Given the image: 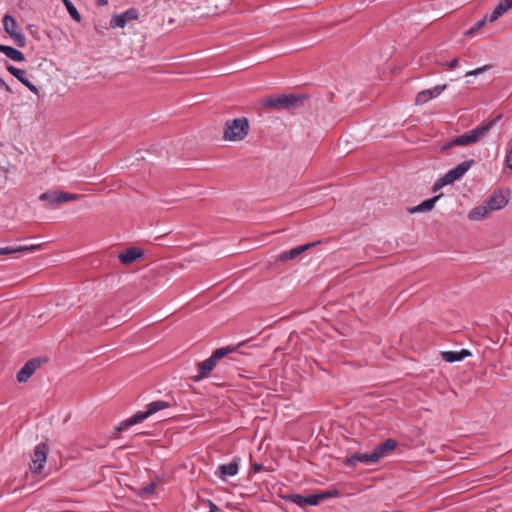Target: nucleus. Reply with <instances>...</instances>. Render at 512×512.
I'll use <instances>...</instances> for the list:
<instances>
[{
  "instance_id": "f257e3e1",
  "label": "nucleus",
  "mask_w": 512,
  "mask_h": 512,
  "mask_svg": "<svg viewBox=\"0 0 512 512\" xmlns=\"http://www.w3.org/2000/svg\"><path fill=\"white\" fill-rule=\"evenodd\" d=\"M501 118L502 115L499 114L493 119L481 123L479 126L475 127L471 131L464 133L460 136H457L454 139L446 142L444 145L441 146V152H445L448 149L455 146H468L479 142L500 121Z\"/></svg>"
},
{
  "instance_id": "f03ea898",
  "label": "nucleus",
  "mask_w": 512,
  "mask_h": 512,
  "mask_svg": "<svg viewBox=\"0 0 512 512\" xmlns=\"http://www.w3.org/2000/svg\"><path fill=\"white\" fill-rule=\"evenodd\" d=\"M166 398H167L166 400H157V401H153V402L149 403L146 406V408H147L146 411L138 412L133 417L123 421L122 423H120L117 430L119 432H122V431L126 430L127 428H129L130 426L142 422L143 420L147 419L154 413H156L160 410H164V409L173 407L177 404V402L173 396L166 395Z\"/></svg>"
},
{
  "instance_id": "7ed1b4c3",
  "label": "nucleus",
  "mask_w": 512,
  "mask_h": 512,
  "mask_svg": "<svg viewBox=\"0 0 512 512\" xmlns=\"http://www.w3.org/2000/svg\"><path fill=\"white\" fill-rule=\"evenodd\" d=\"M241 345L243 344L241 343L237 346H226L216 349L209 358L197 364L199 373L198 375L193 377V380L197 382L207 377L210 374V372L213 371L219 360L223 359L224 357L233 352H236Z\"/></svg>"
},
{
  "instance_id": "20e7f679",
  "label": "nucleus",
  "mask_w": 512,
  "mask_h": 512,
  "mask_svg": "<svg viewBox=\"0 0 512 512\" xmlns=\"http://www.w3.org/2000/svg\"><path fill=\"white\" fill-rule=\"evenodd\" d=\"M339 496H340L339 490L332 489V490L322 491V492L307 495V496H302L299 494H287V495H284L282 498L285 501H289L291 503L298 505L301 508H304L307 505L317 506L323 500H326L329 498H334V497H339Z\"/></svg>"
},
{
  "instance_id": "39448f33",
  "label": "nucleus",
  "mask_w": 512,
  "mask_h": 512,
  "mask_svg": "<svg viewBox=\"0 0 512 512\" xmlns=\"http://www.w3.org/2000/svg\"><path fill=\"white\" fill-rule=\"evenodd\" d=\"M249 132V122L245 117L227 120L224 128V139L227 141H241Z\"/></svg>"
},
{
  "instance_id": "423d86ee",
  "label": "nucleus",
  "mask_w": 512,
  "mask_h": 512,
  "mask_svg": "<svg viewBox=\"0 0 512 512\" xmlns=\"http://www.w3.org/2000/svg\"><path fill=\"white\" fill-rule=\"evenodd\" d=\"M299 102H302L300 97L283 94L265 98L262 101V105L267 108L280 110L295 107Z\"/></svg>"
},
{
  "instance_id": "0eeeda50",
  "label": "nucleus",
  "mask_w": 512,
  "mask_h": 512,
  "mask_svg": "<svg viewBox=\"0 0 512 512\" xmlns=\"http://www.w3.org/2000/svg\"><path fill=\"white\" fill-rule=\"evenodd\" d=\"M49 452L46 443H39L35 446L30 463V471L33 474H40L47 462V455Z\"/></svg>"
},
{
  "instance_id": "6e6552de",
  "label": "nucleus",
  "mask_w": 512,
  "mask_h": 512,
  "mask_svg": "<svg viewBox=\"0 0 512 512\" xmlns=\"http://www.w3.org/2000/svg\"><path fill=\"white\" fill-rule=\"evenodd\" d=\"M4 30L14 40L15 44L19 47L26 45V37L18 29V24L14 17L11 15H5L3 18Z\"/></svg>"
},
{
  "instance_id": "1a4fd4ad",
  "label": "nucleus",
  "mask_w": 512,
  "mask_h": 512,
  "mask_svg": "<svg viewBox=\"0 0 512 512\" xmlns=\"http://www.w3.org/2000/svg\"><path fill=\"white\" fill-rule=\"evenodd\" d=\"M320 241H314L310 243H306L303 245H299L297 247H294L290 250L282 251L280 254L277 255L275 262L276 263H286L288 261L294 260L298 258L301 254L306 252L312 247H315L318 245Z\"/></svg>"
},
{
  "instance_id": "9d476101",
  "label": "nucleus",
  "mask_w": 512,
  "mask_h": 512,
  "mask_svg": "<svg viewBox=\"0 0 512 512\" xmlns=\"http://www.w3.org/2000/svg\"><path fill=\"white\" fill-rule=\"evenodd\" d=\"M80 197L81 196L78 194H72V193H67V192H61V193L46 192V193H42L39 196V200L46 201L49 203V205L52 206V205L65 203V202H69V201H76V200H79Z\"/></svg>"
},
{
  "instance_id": "9b49d317",
  "label": "nucleus",
  "mask_w": 512,
  "mask_h": 512,
  "mask_svg": "<svg viewBox=\"0 0 512 512\" xmlns=\"http://www.w3.org/2000/svg\"><path fill=\"white\" fill-rule=\"evenodd\" d=\"M139 12L135 8H130L121 14L113 15L110 19L111 28H124L126 24L132 20H137Z\"/></svg>"
},
{
  "instance_id": "f8f14e48",
  "label": "nucleus",
  "mask_w": 512,
  "mask_h": 512,
  "mask_svg": "<svg viewBox=\"0 0 512 512\" xmlns=\"http://www.w3.org/2000/svg\"><path fill=\"white\" fill-rule=\"evenodd\" d=\"M359 463L364 465L377 463L376 454H374L373 451L370 453L355 452L344 461L347 467H356Z\"/></svg>"
},
{
  "instance_id": "ddd939ff",
  "label": "nucleus",
  "mask_w": 512,
  "mask_h": 512,
  "mask_svg": "<svg viewBox=\"0 0 512 512\" xmlns=\"http://www.w3.org/2000/svg\"><path fill=\"white\" fill-rule=\"evenodd\" d=\"M474 164V160H466L458 164L453 169L449 170L447 173L444 174L445 180L449 182V184L454 183L455 181L460 180L472 167Z\"/></svg>"
},
{
  "instance_id": "4468645a",
  "label": "nucleus",
  "mask_w": 512,
  "mask_h": 512,
  "mask_svg": "<svg viewBox=\"0 0 512 512\" xmlns=\"http://www.w3.org/2000/svg\"><path fill=\"white\" fill-rule=\"evenodd\" d=\"M41 366V361L37 358L28 360L17 373V381L27 382L34 372Z\"/></svg>"
},
{
  "instance_id": "2eb2a0df",
  "label": "nucleus",
  "mask_w": 512,
  "mask_h": 512,
  "mask_svg": "<svg viewBox=\"0 0 512 512\" xmlns=\"http://www.w3.org/2000/svg\"><path fill=\"white\" fill-rule=\"evenodd\" d=\"M508 196L502 191H494L485 201L490 211H497L508 204Z\"/></svg>"
},
{
  "instance_id": "dca6fc26",
  "label": "nucleus",
  "mask_w": 512,
  "mask_h": 512,
  "mask_svg": "<svg viewBox=\"0 0 512 512\" xmlns=\"http://www.w3.org/2000/svg\"><path fill=\"white\" fill-rule=\"evenodd\" d=\"M447 88V85H437L431 89H426L423 91H420L416 96V104L422 105L427 103L433 98L438 97L445 89Z\"/></svg>"
},
{
  "instance_id": "f3484780",
  "label": "nucleus",
  "mask_w": 512,
  "mask_h": 512,
  "mask_svg": "<svg viewBox=\"0 0 512 512\" xmlns=\"http://www.w3.org/2000/svg\"><path fill=\"white\" fill-rule=\"evenodd\" d=\"M239 463L240 459L235 457L230 463L219 465L216 474L222 480H225L227 477L235 476L239 470Z\"/></svg>"
},
{
  "instance_id": "a211bd4d",
  "label": "nucleus",
  "mask_w": 512,
  "mask_h": 512,
  "mask_svg": "<svg viewBox=\"0 0 512 512\" xmlns=\"http://www.w3.org/2000/svg\"><path fill=\"white\" fill-rule=\"evenodd\" d=\"M144 251L139 248H128L124 252L119 254V261L124 265H129L137 259L143 257Z\"/></svg>"
},
{
  "instance_id": "6ab92c4d",
  "label": "nucleus",
  "mask_w": 512,
  "mask_h": 512,
  "mask_svg": "<svg viewBox=\"0 0 512 512\" xmlns=\"http://www.w3.org/2000/svg\"><path fill=\"white\" fill-rule=\"evenodd\" d=\"M397 446V442L393 439H387L380 445L376 446L373 453L376 454L377 462L384 458L387 453L393 451Z\"/></svg>"
},
{
  "instance_id": "aec40b11",
  "label": "nucleus",
  "mask_w": 512,
  "mask_h": 512,
  "mask_svg": "<svg viewBox=\"0 0 512 512\" xmlns=\"http://www.w3.org/2000/svg\"><path fill=\"white\" fill-rule=\"evenodd\" d=\"M471 356V352L468 349H461L460 351H443L441 357L444 361L453 363L462 361L466 357Z\"/></svg>"
},
{
  "instance_id": "412c9836",
  "label": "nucleus",
  "mask_w": 512,
  "mask_h": 512,
  "mask_svg": "<svg viewBox=\"0 0 512 512\" xmlns=\"http://www.w3.org/2000/svg\"><path fill=\"white\" fill-rule=\"evenodd\" d=\"M41 247H42L41 244L0 247V255H10L13 253L24 252V251H36V250L41 249Z\"/></svg>"
},
{
  "instance_id": "4be33fe9",
  "label": "nucleus",
  "mask_w": 512,
  "mask_h": 512,
  "mask_svg": "<svg viewBox=\"0 0 512 512\" xmlns=\"http://www.w3.org/2000/svg\"><path fill=\"white\" fill-rule=\"evenodd\" d=\"M441 196H442V194L437 195L433 198L427 199V200L423 201L422 203H420L419 205L411 208L409 210V212L410 213H418V212L430 211L431 209L434 208L436 202L441 198Z\"/></svg>"
},
{
  "instance_id": "5701e85b",
  "label": "nucleus",
  "mask_w": 512,
  "mask_h": 512,
  "mask_svg": "<svg viewBox=\"0 0 512 512\" xmlns=\"http://www.w3.org/2000/svg\"><path fill=\"white\" fill-rule=\"evenodd\" d=\"M0 52L4 53L9 59L16 62H22L25 60L24 54L20 50L11 46L0 45Z\"/></svg>"
},
{
  "instance_id": "b1692460",
  "label": "nucleus",
  "mask_w": 512,
  "mask_h": 512,
  "mask_svg": "<svg viewBox=\"0 0 512 512\" xmlns=\"http://www.w3.org/2000/svg\"><path fill=\"white\" fill-rule=\"evenodd\" d=\"M489 212H491V211L489 210L487 205L484 204L482 206L473 208L469 212L468 218L473 221H480V220L484 219L488 215Z\"/></svg>"
},
{
  "instance_id": "393cba45",
  "label": "nucleus",
  "mask_w": 512,
  "mask_h": 512,
  "mask_svg": "<svg viewBox=\"0 0 512 512\" xmlns=\"http://www.w3.org/2000/svg\"><path fill=\"white\" fill-rule=\"evenodd\" d=\"M6 69L11 73L18 81L23 84V81L27 79L26 72L22 69L16 68L15 66L8 64Z\"/></svg>"
},
{
  "instance_id": "a878e982",
  "label": "nucleus",
  "mask_w": 512,
  "mask_h": 512,
  "mask_svg": "<svg viewBox=\"0 0 512 512\" xmlns=\"http://www.w3.org/2000/svg\"><path fill=\"white\" fill-rule=\"evenodd\" d=\"M64 5L66 6L69 15L77 22L81 21V15L76 9V7L72 4L70 0H62Z\"/></svg>"
},
{
  "instance_id": "bb28decb",
  "label": "nucleus",
  "mask_w": 512,
  "mask_h": 512,
  "mask_svg": "<svg viewBox=\"0 0 512 512\" xmlns=\"http://www.w3.org/2000/svg\"><path fill=\"white\" fill-rule=\"evenodd\" d=\"M488 16L486 15L482 19L478 20L470 29L465 32V36H472L478 32L487 22Z\"/></svg>"
},
{
  "instance_id": "cd10ccee",
  "label": "nucleus",
  "mask_w": 512,
  "mask_h": 512,
  "mask_svg": "<svg viewBox=\"0 0 512 512\" xmlns=\"http://www.w3.org/2000/svg\"><path fill=\"white\" fill-rule=\"evenodd\" d=\"M505 8H502V6L500 4H498L495 9L493 10V12L491 13L490 16H488V19L487 21L489 22H494L496 21L499 17H501L503 14H505Z\"/></svg>"
},
{
  "instance_id": "c85d7f7f",
  "label": "nucleus",
  "mask_w": 512,
  "mask_h": 512,
  "mask_svg": "<svg viewBox=\"0 0 512 512\" xmlns=\"http://www.w3.org/2000/svg\"><path fill=\"white\" fill-rule=\"evenodd\" d=\"M446 185H449V182L447 180H445V176L443 175L442 177H440L439 179H437L435 181V183L432 186V191L436 192Z\"/></svg>"
},
{
  "instance_id": "c756f323",
  "label": "nucleus",
  "mask_w": 512,
  "mask_h": 512,
  "mask_svg": "<svg viewBox=\"0 0 512 512\" xmlns=\"http://www.w3.org/2000/svg\"><path fill=\"white\" fill-rule=\"evenodd\" d=\"M155 487H156V485L154 483H149L145 487L141 488V490H140L141 494H143V495L153 494L155 492Z\"/></svg>"
},
{
  "instance_id": "7c9ffc66",
  "label": "nucleus",
  "mask_w": 512,
  "mask_h": 512,
  "mask_svg": "<svg viewBox=\"0 0 512 512\" xmlns=\"http://www.w3.org/2000/svg\"><path fill=\"white\" fill-rule=\"evenodd\" d=\"M23 85L26 86L32 93L38 94V88L28 78L23 81Z\"/></svg>"
},
{
  "instance_id": "2f4dec72",
  "label": "nucleus",
  "mask_w": 512,
  "mask_h": 512,
  "mask_svg": "<svg viewBox=\"0 0 512 512\" xmlns=\"http://www.w3.org/2000/svg\"><path fill=\"white\" fill-rule=\"evenodd\" d=\"M499 4L502 6V8H505V12H508L510 9H512V0H501Z\"/></svg>"
},
{
  "instance_id": "473e14b6",
  "label": "nucleus",
  "mask_w": 512,
  "mask_h": 512,
  "mask_svg": "<svg viewBox=\"0 0 512 512\" xmlns=\"http://www.w3.org/2000/svg\"><path fill=\"white\" fill-rule=\"evenodd\" d=\"M487 69V66H483V67H480V68H477L475 70H472V71H468L466 73V76H474V75H478L480 73H482L483 71H485Z\"/></svg>"
},
{
  "instance_id": "72a5a7b5",
  "label": "nucleus",
  "mask_w": 512,
  "mask_h": 512,
  "mask_svg": "<svg viewBox=\"0 0 512 512\" xmlns=\"http://www.w3.org/2000/svg\"><path fill=\"white\" fill-rule=\"evenodd\" d=\"M0 88L5 89L9 93L12 92L10 86L2 78H0Z\"/></svg>"
},
{
  "instance_id": "f704fd0d",
  "label": "nucleus",
  "mask_w": 512,
  "mask_h": 512,
  "mask_svg": "<svg viewBox=\"0 0 512 512\" xmlns=\"http://www.w3.org/2000/svg\"><path fill=\"white\" fill-rule=\"evenodd\" d=\"M459 60L457 58L452 59L450 62H448L449 69H455L458 66Z\"/></svg>"
},
{
  "instance_id": "c9c22d12",
  "label": "nucleus",
  "mask_w": 512,
  "mask_h": 512,
  "mask_svg": "<svg viewBox=\"0 0 512 512\" xmlns=\"http://www.w3.org/2000/svg\"><path fill=\"white\" fill-rule=\"evenodd\" d=\"M262 468H263L262 464H259V463H254L252 465V469H253L254 473L260 472L262 470Z\"/></svg>"
},
{
  "instance_id": "e433bc0d",
  "label": "nucleus",
  "mask_w": 512,
  "mask_h": 512,
  "mask_svg": "<svg viewBox=\"0 0 512 512\" xmlns=\"http://www.w3.org/2000/svg\"><path fill=\"white\" fill-rule=\"evenodd\" d=\"M209 503H210V511L209 512H220V509L218 508L217 505H215L211 501Z\"/></svg>"
},
{
  "instance_id": "4c0bfd02",
  "label": "nucleus",
  "mask_w": 512,
  "mask_h": 512,
  "mask_svg": "<svg viewBox=\"0 0 512 512\" xmlns=\"http://www.w3.org/2000/svg\"><path fill=\"white\" fill-rule=\"evenodd\" d=\"M96 1H97L98 5H100V6H105L108 3V0H96Z\"/></svg>"
}]
</instances>
